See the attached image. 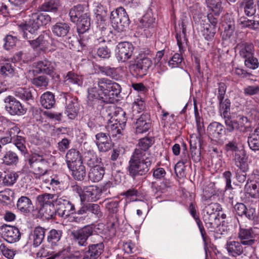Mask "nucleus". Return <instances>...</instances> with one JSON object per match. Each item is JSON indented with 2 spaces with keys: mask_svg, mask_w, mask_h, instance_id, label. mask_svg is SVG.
Returning a JSON list of instances; mask_svg holds the SVG:
<instances>
[{
  "mask_svg": "<svg viewBox=\"0 0 259 259\" xmlns=\"http://www.w3.org/2000/svg\"><path fill=\"white\" fill-rule=\"evenodd\" d=\"M15 71L14 64L8 62L0 63V75L3 77H12L15 75Z\"/></svg>",
  "mask_w": 259,
  "mask_h": 259,
  "instance_id": "36",
  "label": "nucleus"
},
{
  "mask_svg": "<svg viewBox=\"0 0 259 259\" xmlns=\"http://www.w3.org/2000/svg\"><path fill=\"white\" fill-rule=\"evenodd\" d=\"M220 111L221 116L224 118L230 116L231 102L230 100L226 99L225 100L219 102Z\"/></svg>",
  "mask_w": 259,
  "mask_h": 259,
  "instance_id": "55",
  "label": "nucleus"
},
{
  "mask_svg": "<svg viewBox=\"0 0 259 259\" xmlns=\"http://www.w3.org/2000/svg\"><path fill=\"white\" fill-rule=\"evenodd\" d=\"M240 7L243 8L244 13L248 16H251L255 13V8L253 0H243L240 4Z\"/></svg>",
  "mask_w": 259,
  "mask_h": 259,
  "instance_id": "50",
  "label": "nucleus"
},
{
  "mask_svg": "<svg viewBox=\"0 0 259 259\" xmlns=\"http://www.w3.org/2000/svg\"><path fill=\"white\" fill-rule=\"evenodd\" d=\"M125 115V112L121 108H118L117 111H115L114 116L112 117L110 119L113 122L119 123L121 125L125 127L127 121Z\"/></svg>",
  "mask_w": 259,
  "mask_h": 259,
  "instance_id": "49",
  "label": "nucleus"
},
{
  "mask_svg": "<svg viewBox=\"0 0 259 259\" xmlns=\"http://www.w3.org/2000/svg\"><path fill=\"white\" fill-rule=\"evenodd\" d=\"M181 27L182 31V33L177 32L176 35V38L177 41V44L179 46L180 51H181L183 49V44L184 42H186L187 39L186 38V25L183 21L181 22Z\"/></svg>",
  "mask_w": 259,
  "mask_h": 259,
  "instance_id": "53",
  "label": "nucleus"
},
{
  "mask_svg": "<svg viewBox=\"0 0 259 259\" xmlns=\"http://www.w3.org/2000/svg\"><path fill=\"white\" fill-rule=\"evenodd\" d=\"M247 142L252 150H259V123L257 127L250 134Z\"/></svg>",
  "mask_w": 259,
  "mask_h": 259,
  "instance_id": "39",
  "label": "nucleus"
},
{
  "mask_svg": "<svg viewBox=\"0 0 259 259\" xmlns=\"http://www.w3.org/2000/svg\"><path fill=\"white\" fill-rule=\"evenodd\" d=\"M84 14H88L84 13V9L82 6L78 5L73 7L70 11L69 16L72 22L75 23L76 21L82 18Z\"/></svg>",
  "mask_w": 259,
  "mask_h": 259,
  "instance_id": "47",
  "label": "nucleus"
},
{
  "mask_svg": "<svg viewBox=\"0 0 259 259\" xmlns=\"http://www.w3.org/2000/svg\"><path fill=\"white\" fill-rule=\"evenodd\" d=\"M2 163L9 166H16L19 162L18 154L11 150L6 152L2 158Z\"/></svg>",
  "mask_w": 259,
  "mask_h": 259,
  "instance_id": "34",
  "label": "nucleus"
},
{
  "mask_svg": "<svg viewBox=\"0 0 259 259\" xmlns=\"http://www.w3.org/2000/svg\"><path fill=\"white\" fill-rule=\"evenodd\" d=\"M35 67L39 73H42L49 75H53L56 67L55 62L45 59L35 63Z\"/></svg>",
  "mask_w": 259,
  "mask_h": 259,
  "instance_id": "23",
  "label": "nucleus"
},
{
  "mask_svg": "<svg viewBox=\"0 0 259 259\" xmlns=\"http://www.w3.org/2000/svg\"><path fill=\"white\" fill-rule=\"evenodd\" d=\"M134 50L133 45L128 42H121L116 49V56L119 61L125 62L131 58Z\"/></svg>",
  "mask_w": 259,
  "mask_h": 259,
  "instance_id": "14",
  "label": "nucleus"
},
{
  "mask_svg": "<svg viewBox=\"0 0 259 259\" xmlns=\"http://www.w3.org/2000/svg\"><path fill=\"white\" fill-rule=\"evenodd\" d=\"M13 194V191L10 189H6L0 192V200L6 205L10 204L12 200L10 196H12Z\"/></svg>",
  "mask_w": 259,
  "mask_h": 259,
  "instance_id": "59",
  "label": "nucleus"
},
{
  "mask_svg": "<svg viewBox=\"0 0 259 259\" xmlns=\"http://www.w3.org/2000/svg\"><path fill=\"white\" fill-rule=\"evenodd\" d=\"M32 91H34L31 88H20L15 91V95L23 101L31 102L34 99Z\"/></svg>",
  "mask_w": 259,
  "mask_h": 259,
  "instance_id": "38",
  "label": "nucleus"
},
{
  "mask_svg": "<svg viewBox=\"0 0 259 259\" xmlns=\"http://www.w3.org/2000/svg\"><path fill=\"white\" fill-rule=\"evenodd\" d=\"M18 175L16 172H9L3 178V183L6 186L13 185L16 181Z\"/></svg>",
  "mask_w": 259,
  "mask_h": 259,
  "instance_id": "58",
  "label": "nucleus"
},
{
  "mask_svg": "<svg viewBox=\"0 0 259 259\" xmlns=\"http://www.w3.org/2000/svg\"><path fill=\"white\" fill-rule=\"evenodd\" d=\"M17 207L24 214L29 213L33 208L31 200L26 196H21L17 201Z\"/></svg>",
  "mask_w": 259,
  "mask_h": 259,
  "instance_id": "30",
  "label": "nucleus"
},
{
  "mask_svg": "<svg viewBox=\"0 0 259 259\" xmlns=\"http://www.w3.org/2000/svg\"><path fill=\"white\" fill-rule=\"evenodd\" d=\"M124 127V126L121 125L119 123L114 122L112 120L109 119L106 126L108 136L109 137H117L119 138L122 135V131Z\"/></svg>",
  "mask_w": 259,
  "mask_h": 259,
  "instance_id": "32",
  "label": "nucleus"
},
{
  "mask_svg": "<svg viewBox=\"0 0 259 259\" xmlns=\"http://www.w3.org/2000/svg\"><path fill=\"white\" fill-rule=\"evenodd\" d=\"M68 167L71 171V175L75 180L81 181L84 180L86 176V170L82 161Z\"/></svg>",
  "mask_w": 259,
  "mask_h": 259,
  "instance_id": "29",
  "label": "nucleus"
},
{
  "mask_svg": "<svg viewBox=\"0 0 259 259\" xmlns=\"http://www.w3.org/2000/svg\"><path fill=\"white\" fill-rule=\"evenodd\" d=\"M47 229L40 227H36L31 233L30 239L33 241V245L37 247L42 242Z\"/></svg>",
  "mask_w": 259,
  "mask_h": 259,
  "instance_id": "26",
  "label": "nucleus"
},
{
  "mask_svg": "<svg viewBox=\"0 0 259 259\" xmlns=\"http://www.w3.org/2000/svg\"><path fill=\"white\" fill-rule=\"evenodd\" d=\"M207 130L208 136L213 138L215 141L220 140L223 133L226 132L224 126L218 122L210 123Z\"/></svg>",
  "mask_w": 259,
  "mask_h": 259,
  "instance_id": "21",
  "label": "nucleus"
},
{
  "mask_svg": "<svg viewBox=\"0 0 259 259\" xmlns=\"http://www.w3.org/2000/svg\"><path fill=\"white\" fill-rule=\"evenodd\" d=\"M140 23L144 28H154L156 25L155 18L151 10L148 11L140 20Z\"/></svg>",
  "mask_w": 259,
  "mask_h": 259,
  "instance_id": "44",
  "label": "nucleus"
},
{
  "mask_svg": "<svg viewBox=\"0 0 259 259\" xmlns=\"http://www.w3.org/2000/svg\"><path fill=\"white\" fill-rule=\"evenodd\" d=\"M77 30L79 34L80 43L85 46V38L84 34L90 29L91 22L89 14H84L82 18L76 21Z\"/></svg>",
  "mask_w": 259,
  "mask_h": 259,
  "instance_id": "18",
  "label": "nucleus"
},
{
  "mask_svg": "<svg viewBox=\"0 0 259 259\" xmlns=\"http://www.w3.org/2000/svg\"><path fill=\"white\" fill-rule=\"evenodd\" d=\"M100 85L103 90V93L105 96L103 99L106 103L113 102L121 91V88L118 83L107 78H100Z\"/></svg>",
  "mask_w": 259,
  "mask_h": 259,
  "instance_id": "6",
  "label": "nucleus"
},
{
  "mask_svg": "<svg viewBox=\"0 0 259 259\" xmlns=\"http://www.w3.org/2000/svg\"><path fill=\"white\" fill-rule=\"evenodd\" d=\"M13 143L22 154H25L27 153V150L25 145V139L24 137L18 135L13 136Z\"/></svg>",
  "mask_w": 259,
  "mask_h": 259,
  "instance_id": "51",
  "label": "nucleus"
},
{
  "mask_svg": "<svg viewBox=\"0 0 259 259\" xmlns=\"http://www.w3.org/2000/svg\"><path fill=\"white\" fill-rule=\"evenodd\" d=\"M241 242L234 240H228L225 245V248L227 249L228 253L230 256L233 257H236L241 255L242 253H244V255H246V249L249 248L252 249L251 247H243Z\"/></svg>",
  "mask_w": 259,
  "mask_h": 259,
  "instance_id": "17",
  "label": "nucleus"
},
{
  "mask_svg": "<svg viewBox=\"0 0 259 259\" xmlns=\"http://www.w3.org/2000/svg\"><path fill=\"white\" fill-rule=\"evenodd\" d=\"M84 160L87 165L91 168L94 167L96 166H100L98 164L100 161V160L96 155L93 154L91 152L88 153L87 155L85 157Z\"/></svg>",
  "mask_w": 259,
  "mask_h": 259,
  "instance_id": "60",
  "label": "nucleus"
},
{
  "mask_svg": "<svg viewBox=\"0 0 259 259\" xmlns=\"http://www.w3.org/2000/svg\"><path fill=\"white\" fill-rule=\"evenodd\" d=\"M203 28L202 31L203 36L207 40L211 39L215 33V28L210 26V24H206Z\"/></svg>",
  "mask_w": 259,
  "mask_h": 259,
  "instance_id": "62",
  "label": "nucleus"
},
{
  "mask_svg": "<svg viewBox=\"0 0 259 259\" xmlns=\"http://www.w3.org/2000/svg\"><path fill=\"white\" fill-rule=\"evenodd\" d=\"M110 19L112 27L118 32L125 31L130 23L128 16L122 7L112 11Z\"/></svg>",
  "mask_w": 259,
  "mask_h": 259,
  "instance_id": "5",
  "label": "nucleus"
},
{
  "mask_svg": "<svg viewBox=\"0 0 259 259\" xmlns=\"http://www.w3.org/2000/svg\"><path fill=\"white\" fill-rule=\"evenodd\" d=\"M254 236V233L253 229L240 228L238 237L241 239L243 245H247L248 247H250L255 242V240L253 239Z\"/></svg>",
  "mask_w": 259,
  "mask_h": 259,
  "instance_id": "25",
  "label": "nucleus"
},
{
  "mask_svg": "<svg viewBox=\"0 0 259 259\" xmlns=\"http://www.w3.org/2000/svg\"><path fill=\"white\" fill-rule=\"evenodd\" d=\"M135 126L137 133L142 134L147 132L151 126L149 115L146 114H142L137 119Z\"/></svg>",
  "mask_w": 259,
  "mask_h": 259,
  "instance_id": "27",
  "label": "nucleus"
},
{
  "mask_svg": "<svg viewBox=\"0 0 259 259\" xmlns=\"http://www.w3.org/2000/svg\"><path fill=\"white\" fill-rule=\"evenodd\" d=\"M244 64L246 67L252 69H255L258 67V60L254 57V55H252L249 58L245 59Z\"/></svg>",
  "mask_w": 259,
  "mask_h": 259,
  "instance_id": "64",
  "label": "nucleus"
},
{
  "mask_svg": "<svg viewBox=\"0 0 259 259\" xmlns=\"http://www.w3.org/2000/svg\"><path fill=\"white\" fill-rule=\"evenodd\" d=\"M221 206L217 203H211L206 206L204 209L205 213L204 215H212V214H219L218 212L220 210Z\"/></svg>",
  "mask_w": 259,
  "mask_h": 259,
  "instance_id": "57",
  "label": "nucleus"
},
{
  "mask_svg": "<svg viewBox=\"0 0 259 259\" xmlns=\"http://www.w3.org/2000/svg\"><path fill=\"white\" fill-rule=\"evenodd\" d=\"M88 101L87 104L89 106L95 108L99 104L105 103V96L104 95L103 90L100 85V79L95 81L92 86L88 90Z\"/></svg>",
  "mask_w": 259,
  "mask_h": 259,
  "instance_id": "7",
  "label": "nucleus"
},
{
  "mask_svg": "<svg viewBox=\"0 0 259 259\" xmlns=\"http://www.w3.org/2000/svg\"><path fill=\"white\" fill-rule=\"evenodd\" d=\"M103 203L105 204V207L110 213H116L118 212L119 205L118 201L105 200Z\"/></svg>",
  "mask_w": 259,
  "mask_h": 259,
  "instance_id": "61",
  "label": "nucleus"
},
{
  "mask_svg": "<svg viewBox=\"0 0 259 259\" xmlns=\"http://www.w3.org/2000/svg\"><path fill=\"white\" fill-rule=\"evenodd\" d=\"M154 140L152 137H145L139 140L136 148L133 154L140 155L142 156H153L149 152V149L153 144Z\"/></svg>",
  "mask_w": 259,
  "mask_h": 259,
  "instance_id": "16",
  "label": "nucleus"
},
{
  "mask_svg": "<svg viewBox=\"0 0 259 259\" xmlns=\"http://www.w3.org/2000/svg\"><path fill=\"white\" fill-rule=\"evenodd\" d=\"M207 6L212 10L214 15L218 16L223 10L221 0H205Z\"/></svg>",
  "mask_w": 259,
  "mask_h": 259,
  "instance_id": "52",
  "label": "nucleus"
},
{
  "mask_svg": "<svg viewBox=\"0 0 259 259\" xmlns=\"http://www.w3.org/2000/svg\"><path fill=\"white\" fill-rule=\"evenodd\" d=\"M93 227L91 225H88L77 230L72 231L70 235L73 241L79 246H86L88 244V239L93 235Z\"/></svg>",
  "mask_w": 259,
  "mask_h": 259,
  "instance_id": "10",
  "label": "nucleus"
},
{
  "mask_svg": "<svg viewBox=\"0 0 259 259\" xmlns=\"http://www.w3.org/2000/svg\"><path fill=\"white\" fill-rule=\"evenodd\" d=\"M60 5V0H49L42 4L39 9L45 12H56Z\"/></svg>",
  "mask_w": 259,
  "mask_h": 259,
  "instance_id": "48",
  "label": "nucleus"
},
{
  "mask_svg": "<svg viewBox=\"0 0 259 259\" xmlns=\"http://www.w3.org/2000/svg\"><path fill=\"white\" fill-rule=\"evenodd\" d=\"M4 239L10 243L18 242L21 238V233L15 226L4 224L0 228Z\"/></svg>",
  "mask_w": 259,
  "mask_h": 259,
  "instance_id": "13",
  "label": "nucleus"
},
{
  "mask_svg": "<svg viewBox=\"0 0 259 259\" xmlns=\"http://www.w3.org/2000/svg\"><path fill=\"white\" fill-rule=\"evenodd\" d=\"M65 158L68 167L82 161L79 151L75 149L69 150L66 154Z\"/></svg>",
  "mask_w": 259,
  "mask_h": 259,
  "instance_id": "31",
  "label": "nucleus"
},
{
  "mask_svg": "<svg viewBox=\"0 0 259 259\" xmlns=\"http://www.w3.org/2000/svg\"><path fill=\"white\" fill-rule=\"evenodd\" d=\"M57 207L55 208L54 205H49L46 206L39 207V213L46 219H54L56 218L58 213L57 212Z\"/></svg>",
  "mask_w": 259,
  "mask_h": 259,
  "instance_id": "41",
  "label": "nucleus"
},
{
  "mask_svg": "<svg viewBox=\"0 0 259 259\" xmlns=\"http://www.w3.org/2000/svg\"><path fill=\"white\" fill-rule=\"evenodd\" d=\"M3 48L9 51L12 49L16 46L18 39L16 36L12 35H7L3 39Z\"/></svg>",
  "mask_w": 259,
  "mask_h": 259,
  "instance_id": "54",
  "label": "nucleus"
},
{
  "mask_svg": "<svg viewBox=\"0 0 259 259\" xmlns=\"http://www.w3.org/2000/svg\"><path fill=\"white\" fill-rule=\"evenodd\" d=\"M40 102L45 108L51 109L55 103V96L51 92H47L41 96Z\"/></svg>",
  "mask_w": 259,
  "mask_h": 259,
  "instance_id": "42",
  "label": "nucleus"
},
{
  "mask_svg": "<svg viewBox=\"0 0 259 259\" xmlns=\"http://www.w3.org/2000/svg\"><path fill=\"white\" fill-rule=\"evenodd\" d=\"M62 230L52 229L47 234V242L51 246H58L62 237Z\"/></svg>",
  "mask_w": 259,
  "mask_h": 259,
  "instance_id": "33",
  "label": "nucleus"
},
{
  "mask_svg": "<svg viewBox=\"0 0 259 259\" xmlns=\"http://www.w3.org/2000/svg\"><path fill=\"white\" fill-rule=\"evenodd\" d=\"M104 245L103 243L90 244L80 255L82 259H98L103 253Z\"/></svg>",
  "mask_w": 259,
  "mask_h": 259,
  "instance_id": "15",
  "label": "nucleus"
},
{
  "mask_svg": "<svg viewBox=\"0 0 259 259\" xmlns=\"http://www.w3.org/2000/svg\"><path fill=\"white\" fill-rule=\"evenodd\" d=\"M234 208L236 213L239 216L244 215L249 220H253L255 217V209L253 208H247L242 203H237L235 205Z\"/></svg>",
  "mask_w": 259,
  "mask_h": 259,
  "instance_id": "28",
  "label": "nucleus"
},
{
  "mask_svg": "<svg viewBox=\"0 0 259 259\" xmlns=\"http://www.w3.org/2000/svg\"><path fill=\"white\" fill-rule=\"evenodd\" d=\"M4 103L6 110L11 115H21L25 112L21 103L12 96L6 97Z\"/></svg>",
  "mask_w": 259,
  "mask_h": 259,
  "instance_id": "11",
  "label": "nucleus"
},
{
  "mask_svg": "<svg viewBox=\"0 0 259 259\" xmlns=\"http://www.w3.org/2000/svg\"><path fill=\"white\" fill-rule=\"evenodd\" d=\"M51 19V17L48 14L37 12L31 14L29 16L28 20L18 25L22 31L23 38L28 40L29 44L33 49L47 45V38L48 37L47 34H41L36 38H34L37 35L40 27L47 24Z\"/></svg>",
  "mask_w": 259,
  "mask_h": 259,
  "instance_id": "1",
  "label": "nucleus"
},
{
  "mask_svg": "<svg viewBox=\"0 0 259 259\" xmlns=\"http://www.w3.org/2000/svg\"><path fill=\"white\" fill-rule=\"evenodd\" d=\"M246 192L252 198L259 197V178L255 176L252 179H248L245 186Z\"/></svg>",
  "mask_w": 259,
  "mask_h": 259,
  "instance_id": "24",
  "label": "nucleus"
},
{
  "mask_svg": "<svg viewBox=\"0 0 259 259\" xmlns=\"http://www.w3.org/2000/svg\"><path fill=\"white\" fill-rule=\"evenodd\" d=\"M203 221L206 227L209 229L211 231L218 227L220 224V220L219 214H212V215H204Z\"/></svg>",
  "mask_w": 259,
  "mask_h": 259,
  "instance_id": "43",
  "label": "nucleus"
},
{
  "mask_svg": "<svg viewBox=\"0 0 259 259\" xmlns=\"http://www.w3.org/2000/svg\"><path fill=\"white\" fill-rule=\"evenodd\" d=\"M105 170L101 166L92 167L89 172V178L92 181L97 182L101 180L104 175Z\"/></svg>",
  "mask_w": 259,
  "mask_h": 259,
  "instance_id": "40",
  "label": "nucleus"
},
{
  "mask_svg": "<svg viewBox=\"0 0 259 259\" xmlns=\"http://www.w3.org/2000/svg\"><path fill=\"white\" fill-rule=\"evenodd\" d=\"M62 99L65 101L66 110L65 114L69 118L73 119L77 115V110L75 106V99L66 93H62L61 95Z\"/></svg>",
  "mask_w": 259,
  "mask_h": 259,
  "instance_id": "19",
  "label": "nucleus"
},
{
  "mask_svg": "<svg viewBox=\"0 0 259 259\" xmlns=\"http://www.w3.org/2000/svg\"><path fill=\"white\" fill-rule=\"evenodd\" d=\"M96 144L100 152H107L110 150L113 144L110 140L108 134L101 132L96 135Z\"/></svg>",
  "mask_w": 259,
  "mask_h": 259,
  "instance_id": "20",
  "label": "nucleus"
},
{
  "mask_svg": "<svg viewBox=\"0 0 259 259\" xmlns=\"http://www.w3.org/2000/svg\"><path fill=\"white\" fill-rule=\"evenodd\" d=\"M223 118L225 121L224 128L226 132L232 133L236 131L241 133H246L249 131V120L244 115H239L236 118L230 115Z\"/></svg>",
  "mask_w": 259,
  "mask_h": 259,
  "instance_id": "4",
  "label": "nucleus"
},
{
  "mask_svg": "<svg viewBox=\"0 0 259 259\" xmlns=\"http://www.w3.org/2000/svg\"><path fill=\"white\" fill-rule=\"evenodd\" d=\"M248 156L244 150L236 154H233V161L235 165L238 168L237 170H241L243 172H246L249 169L247 162Z\"/></svg>",
  "mask_w": 259,
  "mask_h": 259,
  "instance_id": "22",
  "label": "nucleus"
},
{
  "mask_svg": "<svg viewBox=\"0 0 259 259\" xmlns=\"http://www.w3.org/2000/svg\"><path fill=\"white\" fill-rule=\"evenodd\" d=\"M225 150L229 152H232L233 154L238 153L241 152V151H243V149L240 150L238 147V145L237 142L235 141H232L229 142L228 143L225 145Z\"/></svg>",
  "mask_w": 259,
  "mask_h": 259,
  "instance_id": "63",
  "label": "nucleus"
},
{
  "mask_svg": "<svg viewBox=\"0 0 259 259\" xmlns=\"http://www.w3.org/2000/svg\"><path fill=\"white\" fill-rule=\"evenodd\" d=\"M154 161L153 156H142L141 154H132L127 167L129 175L134 179L138 176L146 175Z\"/></svg>",
  "mask_w": 259,
  "mask_h": 259,
  "instance_id": "2",
  "label": "nucleus"
},
{
  "mask_svg": "<svg viewBox=\"0 0 259 259\" xmlns=\"http://www.w3.org/2000/svg\"><path fill=\"white\" fill-rule=\"evenodd\" d=\"M31 82L36 87L46 88L49 82V79L45 75H41L31 79Z\"/></svg>",
  "mask_w": 259,
  "mask_h": 259,
  "instance_id": "56",
  "label": "nucleus"
},
{
  "mask_svg": "<svg viewBox=\"0 0 259 259\" xmlns=\"http://www.w3.org/2000/svg\"><path fill=\"white\" fill-rule=\"evenodd\" d=\"M55 203L57 207L58 215L67 218L71 214L75 212V208L74 204L70 201L66 197H57L55 199Z\"/></svg>",
  "mask_w": 259,
  "mask_h": 259,
  "instance_id": "9",
  "label": "nucleus"
},
{
  "mask_svg": "<svg viewBox=\"0 0 259 259\" xmlns=\"http://www.w3.org/2000/svg\"><path fill=\"white\" fill-rule=\"evenodd\" d=\"M240 55L244 59L250 58L254 55V48L251 42H243L240 45Z\"/></svg>",
  "mask_w": 259,
  "mask_h": 259,
  "instance_id": "46",
  "label": "nucleus"
},
{
  "mask_svg": "<svg viewBox=\"0 0 259 259\" xmlns=\"http://www.w3.org/2000/svg\"><path fill=\"white\" fill-rule=\"evenodd\" d=\"M56 195L49 193H45L38 195L36 200L39 207L49 205H54V199Z\"/></svg>",
  "mask_w": 259,
  "mask_h": 259,
  "instance_id": "45",
  "label": "nucleus"
},
{
  "mask_svg": "<svg viewBox=\"0 0 259 259\" xmlns=\"http://www.w3.org/2000/svg\"><path fill=\"white\" fill-rule=\"evenodd\" d=\"M47 161L41 155L36 154H33L28 160L30 167L32 168L35 173L39 176H44L47 172L46 168Z\"/></svg>",
  "mask_w": 259,
  "mask_h": 259,
  "instance_id": "12",
  "label": "nucleus"
},
{
  "mask_svg": "<svg viewBox=\"0 0 259 259\" xmlns=\"http://www.w3.org/2000/svg\"><path fill=\"white\" fill-rule=\"evenodd\" d=\"M70 29V27L69 25L64 22L56 23L52 28L53 34L59 37L66 36Z\"/></svg>",
  "mask_w": 259,
  "mask_h": 259,
  "instance_id": "35",
  "label": "nucleus"
},
{
  "mask_svg": "<svg viewBox=\"0 0 259 259\" xmlns=\"http://www.w3.org/2000/svg\"><path fill=\"white\" fill-rule=\"evenodd\" d=\"M111 185L112 183L108 182L102 189L93 185L83 187L81 189L82 193L79 194L81 199L87 201H96L100 198L101 193L106 192L108 188L111 187Z\"/></svg>",
  "mask_w": 259,
  "mask_h": 259,
  "instance_id": "8",
  "label": "nucleus"
},
{
  "mask_svg": "<svg viewBox=\"0 0 259 259\" xmlns=\"http://www.w3.org/2000/svg\"><path fill=\"white\" fill-rule=\"evenodd\" d=\"M64 83L68 86L72 85L81 86L82 84V77L72 71L68 72L67 74L64 76Z\"/></svg>",
  "mask_w": 259,
  "mask_h": 259,
  "instance_id": "37",
  "label": "nucleus"
},
{
  "mask_svg": "<svg viewBox=\"0 0 259 259\" xmlns=\"http://www.w3.org/2000/svg\"><path fill=\"white\" fill-rule=\"evenodd\" d=\"M152 65L151 60L145 54H140L134 61L131 63L129 69L133 75L137 77H143L147 74L148 71Z\"/></svg>",
  "mask_w": 259,
  "mask_h": 259,
  "instance_id": "3",
  "label": "nucleus"
}]
</instances>
